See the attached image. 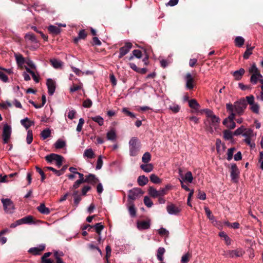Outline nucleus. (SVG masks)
<instances>
[{
  "instance_id": "c9c22d12",
  "label": "nucleus",
  "mask_w": 263,
  "mask_h": 263,
  "mask_svg": "<svg viewBox=\"0 0 263 263\" xmlns=\"http://www.w3.org/2000/svg\"><path fill=\"white\" fill-rule=\"evenodd\" d=\"M92 120L97 123L100 126H102L104 124V119L100 116H96L91 117Z\"/></svg>"
},
{
  "instance_id": "c756f323",
  "label": "nucleus",
  "mask_w": 263,
  "mask_h": 263,
  "mask_svg": "<svg viewBox=\"0 0 263 263\" xmlns=\"http://www.w3.org/2000/svg\"><path fill=\"white\" fill-rule=\"evenodd\" d=\"M219 235L220 237L223 238L227 245L229 246L231 244L232 240L226 233L221 232L219 233Z\"/></svg>"
},
{
  "instance_id": "473e14b6",
  "label": "nucleus",
  "mask_w": 263,
  "mask_h": 263,
  "mask_svg": "<svg viewBox=\"0 0 263 263\" xmlns=\"http://www.w3.org/2000/svg\"><path fill=\"white\" fill-rule=\"evenodd\" d=\"M25 68L27 72H28L29 73H30L32 76L33 80L36 83H38L39 82V76L36 75L35 72L33 71H32V70H31L30 68H29L28 67L25 66Z\"/></svg>"
},
{
  "instance_id": "7ed1b4c3",
  "label": "nucleus",
  "mask_w": 263,
  "mask_h": 263,
  "mask_svg": "<svg viewBox=\"0 0 263 263\" xmlns=\"http://www.w3.org/2000/svg\"><path fill=\"white\" fill-rule=\"evenodd\" d=\"M243 136L245 138L244 141L247 145L250 146L251 148H253L255 147V144L253 140V139L255 138V135H254L252 129L250 128L246 129V131L243 134Z\"/></svg>"
},
{
  "instance_id": "f704fd0d",
  "label": "nucleus",
  "mask_w": 263,
  "mask_h": 263,
  "mask_svg": "<svg viewBox=\"0 0 263 263\" xmlns=\"http://www.w3.org/2000/svg\"><path fill=\"white\" fill-rule=\"evenodd\" d=\"M189 105L190 107L195 109H198L200 107L199 104L195 99H192L189 101Z\"/></svg>"
},
{
  "instance_id": "aec40b11",
  "label": "nucleus",
  "mask_w": 263,
  "mask_h": 263,
  "mask_svg": "<svg viewBox=\"0 0 263 263\" xmlns=\"http://www.w3.org/2000/svg\"><path fill=\"white\" fill-rule=\"evenodd\" d=\"M245 70L243 68H240L238 70L235 71L233 76L236 80H240L245 74Z\"/></svg>"
},
{
  "instance_id": "412c9836",
  "label": "nucleus",
  "mask_w": 263,
  "mask_h": 263,
  "mask_svg": "<svg viewBox=\"0 0 263 263\" xmlns=\"http://www.w3.org/2000/svg\"><path fill=\"white\" fill-rule=\"evenodd\" d=\"M140 168L146 173H149L154 169V166L152 163H144L140 165Z\"/></svg>"
},
{
  "instance_id": "7c9ffc66",
  "label": "nucleus",
  "mask_w": 263,
  "mask_h": 263,
  "mask_svg": "<svg viewBox=\"0 0 263 263\" xmlns=\"http://www.w3.org/2000/svg\"><path fill=\"white\" fill-rule=\"evenodd\" d=\"M204 209L209 219L211 220L212 223L217 222V221L215 220L214 216L212 214L210 209L207 206H204Z\"/></svg>"
},
{
  "instance_id": "39448f33",
  "label": "nucleus",
  "mask_w": 263,
  "mask_h": 263,
  "mask_svg": "<svg viewBox=\"0 0 263 263\" xmlns=\"http://www.w3.org/2000/svg\"><path fill=\"white\" fill-rule=\"evenodd\" d=\"M1 201L3 203L4 210L6 213L12 214L14 212L15 208L13 201L8 198H2Z\"/></svg>"
},
{
  "instance_id": "f3484780",
  "label": "nucleus",
  "mask_w": 263,
  "mask_h": 263,
  "mask_svg": "<svg viewBox=\"0 0 263 263\" xmlns=\"http://www.w3.org/2000/svg\"><path fill=\"white\" fill-rule=\"evenodd\" d=\"M150 226V220L140 221L137 222V228L140 230L148 229Z\"/></svg>"
},
{
  "instance_id": "6ab92c4d",
  "label": "nucleus",
  "mask_w": 263,
  "mask_h": 263,
  "mask_svg": "<svg viewBox=\"0 0 263 263\" xmlns=\"http://www.w3.org/2000/svg\"><path fill=\"white\" fill-rule=\"evenodd\" d=\"M262 78L263 77L260 73L252 74L250 78V82L253 84H256L257 81H260V80L262 79Z\"/></svg>"
},
{
  "instance_id": "de8ad7c7",
  "label": "nucleus",
  "mask_w": 263,
  "mask_h": 263,
  "mask_svg": "<svg viewBox=\"0 0 263 263\" xmlns=\"http://www.w3.org/2000/svg\"><path fill=\"white\" fill-rule=\"evenodd\" d=\"M92 227L95 228L96 232L99 235H101V231L104 228V226L101 224V223H97L95 226H92Z\"/></svg>"
},
{
  "instance_id": "864d4df0",
  "label": "nucleus",
  "mask_w": 263,
  "mask_h": 263,
  "mask_svg": "<svg viewBox=\"0 0 263 263\" xmlns=\"http://www.w3.org/2000/svg\"><path fill=\"white\" fill-rule=\"evenodd\" d=\"M223 137L226 140H231L233 138L232 133L229 130H226L223 132Z\"/></svg>"
},
{
  "instance_id": "4be33fe9",
  "label": "nucleus",
  "mask_w": 263,
  "mask_h": 263,
  "mask_svg": "<svg viewBox=\"0 0 263 263\" xmlns=\"http://www.w3.org/2000/svg\"><path fill=\"white\" fill-rule=\"evenodd\" d=\"M16 63L19 67H22L25 63L26 60L23 58L22 54L20 53H15L14 54Z\"/></svg>"
},
{
  "instance_id": "c85d7f7f",
  "label": "nucleus",
  "mask_w": 263,
  "mask_h": 263,
  "mask_svg": "<svg viewBox=\"0 0 263 263\" xmlns=\"http://www.w3.org/2000/svg\"><path fill=\"white\" fill-rule=\"evenodd\" d=\"M38 211L44 214H48L50 213L49 208H46L44 203H42L37 208Z\"/></svg>"
},
{
  "instance_id": "e2e57ef3",
  "label": "nucleus",
  "mask_w": 263,
  "mask_h": 263,
  "mask_svg": "<svg viewBox=\"0 0 263 263\" xmlns=\"http://www.w3.org/2000/svg\"><path fill=\"white\" fill-rule=\"evenodd\" d=\"M84 124V120L83 118H80L79 120V123L77 127V131L80 132L82 129V127Z\"/></svg>"
},
{
  "instance_id": "9b49d317",
  "label": "nucleus",
  "mask_w": 263,
  "mask_h": 263,
  "mask_svg": "<svg viewBox=\"0 0 263 263\" xmlns=\"http://www.w3.org/2000/svg\"><path fill=\"white\" fill-rule=\"evenodd\" d=\"M166 211L170 215H178L181 211V209L173 203L168 204L166 206Z\"/></svg>"
},
{
  "instance_id": "58836bf2",
  "label": "nucleus",
  "mask_w": 263,
  "mask_h": 263,
  "mask_svg": "<svg viewBox=\"0 0 263 263\" xmlns=\"http://www.w3.org/2000/svg\"><path fill=\"white\" fill-rule=\"evenodd\" d=\"M250 105V109L251 110L256 114H258L259 112V105L258 103H254L253 104H252Z\"/></svg>"
},
{
  "instance_id": "9d476101",
  "label": "nucleus",
  "mask_w": 263,
  "mask_h": 263,
  "mask_svg": "<svg viewBox=\"0 0 263 263\" xmlns=\"http://www.w3.org/2000/svg\"><path fill=\"white\" fill-rule=\"evenodd\" d=\"M179 177L180 179L179 180H182V182H186L188 183H192L193 180V177L191 172L189 171L186 172L184 175L182 173V170L179 168L178 170Z\"/></svg>"
},
{
  "instance_id": "4468645a",
  "label": "nucleus",
  "mask_w": 263,
  "mask_h": 263,
  "mask_svg": "<svg viewBox=\"0 0 263 263\" xmlns=\"http://www.w3.org/2000/svg\"><path fill=\"white\" fill-rule=\"evenodd\" d=\"M46 84L49 95L50 96L53 95L55 89V82L51 79H48Z\"/></svg>"
},
{
  "instance_id": "8fccbe9b",
  "label": "nucleus",
  "mask_w": 263,
  "mask_h": 263,
  "mask_svg": "<svg viewBox=\"0 0 263 263\" xmlns=\"http://www.w3.org/2000/svg\"><path fill=\"white\" fill-rule=\"evenodd\" d=\"M87 36V34L86 33L84 30H81L79 33V35L77 38L74 39V42L77 43L79 39H84Z\"/></svg>"
},
{
  "instance_id": "4d7b16f0",
  "label": "nucleus",
  "mask_w": 263,
  "mask_h": 263,
  "mask_svg": "<svg viewBox=\"0 0 263 263\" xmlns=\"http://www.w3.org/2000/svg\"><path fill=\"white\" fill-rule=\"evenodd\" d=\"M144 203L146 206L148 208H151L153 205V203L151 199L147 196H145L143 200Z\"/></svg>"
},
{
  "instance_id": "a19ab883",
  "label": "nucleus",
  "mask_w": 263,
  "mask_h": 263,
  "mask_svg": "<svg viewBox=\"0 0 263 263\" xmlns=\"http://www.w3.org/2000/svg\"><path fill=\"white\" fill-rule=\"evenodd\" d=\"M249 72L252 74H257L260 73L259 69L257 67L255 63H253L251 66L249 68Z\"/></svg>"
},
{
  "instance_id": "2f4dec72",
  "label": "nucleus",
  "mask_w": 263,
  "mask_h": 263,
  "mask_svg": "<svg viewBox=\"0 0 263 263\" xmlns=\"http://www.w3.org/2000/svg\"><path fill=\"white\" fill-rule=\"evenodd\" d=\"M148 194L153 198H157L158 196V191L153 186L149 187L148 190Z\"/></svg>"
},
{
  "instance_id": "69168bd1",
  "label": "nucleus",
  "mask_w": 263,
  "mask_h": 263,
  "mask_svg": "<svg viewBox=\"0 0 263 263\" xmlns=\"http://www.w3.org/2000/svg\"><path fill=\"white\" fill-rule=\"evenodd\" d=\"M92 102L89 99H87L83 102V106L85 108H89L92 106Z\"/></svg>"
},
{
  "instance_id": "393cba45",
  "label": "nucleus",
  "mask_w": 263,
  "mask_h": 263,
  "mask_svg": "<svg viewBox=\"0 0 263 263\" xmlns=\"http://www.w3.org/2000/svg\"><path fill=\"white\" fill-rule=\"evenodd\" d=\"M49 32L54 35L59 34L61 32V29L55 25H50L48 27Z\"/></svg>"
},
{
  "instance_id": "5701e85b",
  "label": "nucleus",
  "mask_w": 263,
  "mask_h": 263,
  "mask_svg": "<svg viewBox=\"0 0 263 263\" xmlns=\"http://www.w3.org/2000/svg\"><path fill=\"white\" fill-rule=\"evenodd\" d=\"M21 123L26 129H28L34 124L33 121L30 120L28 118H25L21 120Z\"/></svg>"
},
{
  "instance_id": "4c0bfd02",
  "label": "nucleus",
  "mask_w": 263,
  "mask_h": 263,
  "mask_svg": "<svg viewBox=\"0 0 263 263\" xmlns=\"http://www.w3.org/2000/svg\"><path fill=\"white\" fill-rule=\"evenodd\" d=\"M150 180L154 183L159 184L161 183L162 180L160 178H159L155 174H152L151 175Z\"/></svg>"
},
{
  "instance_id": "f257e3e1",
  "label": "nucleus",
  "mask_w": 263,
  "mask_h": 263,
  "mask_svg": "<svg viewBox=\"0 0 263 263\" xmlns=\"http://www.w3.org/2000/svg\"><path fill=\"white\" fill-rule=\"evenodd\" d=\"M246 107L247 103L244 98L235 102L234 104L231 103L226 104L227 109L230 114H235V115L238 116L243 115Z\"/></svg>"
},
{
  "instance_id": "c03bdc74",
  "label": "nucleus",
  "mask_w": 263,
  "mask_h": 263,
  "mask_svg": "<svg viewBox=\"0 0 263 263\" xmlns=\"http://www.w3.org/2000/svg\"><path fill=\"white\" fill-rule=\"evenodd\" d=\"M50 62L52 66L55 68H59L62 65V62L56 59H51Z\"/></svg>"
},
{
  "instance_id": "dca6fc26",
  "label": "nucleus",
  "mask_w": 263,
  "mask_h": 263,
  "mask_svg": "<svg viewBox=\"0 0 263 263\" xmlns=\"http://www.w3.org/2000/svg\"><path fill=\"white\" fill-rule=\"evenodd\" d=\"M140 194H142L140 189L134 188L129 191L128 197L129 199L134 200H135Z\"/></svg>"
},
{
  "instance_id": "a878e982",
  "label": "nucleus",
  "mask_w": 263,
  "mask_h": 263,
  "mask_svg": "<svg viewBox=\"0 0 263 263\" xmlns=\"http://www.w3.org/2000/svg\"><path fill=\"white\" fill-rule=\"evenodd\" d=\"M85 182L90 183H96L99 180L96 177L95 175L93 174H89L87 176H86V179H85Z\"/></svg>"
},
{
  "instance_id": "e433bc0d",
  "label": "nucleus",
  "mask_w": 263,
  "mask_h": 263,
  "mask_svg": "<svg viewBox=\"0 0 263 263\" xmlns=\"http://www.w3.org/2000/svg\"><path fill=\"white\" fill-rule=\"evenodd\" d=\"M83 156L84 157L91 159L94 157L95 153L91 148H88L84 151Z\"/></svg>"
},
{
  "instance_id": "2eb2a0df",
  "label": "nucleus",
  "mask_w": 263,
  "mask_h": 263,
  "mask_svg": "<svg viewBox=\"0 0 263 263\" xmlns=\"http://www.w3.org/2000/svg\"><path fill=\"white\" fill-rule=\"evenodd\" d=\"M239 172L235 164H231V177L232 180L236 181L239 176Z\"/></svg>"
},
{
  "instance_id": "0e129e2a",
  "label": "nucleus",
  "mask_w": 263,
  "mask_h": 263,
  "mask_svg": "<svg viewBox=\"0 0 263 263\" xmlns=\"http://www.w3.org/2000/svg\"><path fill=\"white\" fill-rule=\"evenodd\" d=\"M102 165H103L102 157L101 156H99V157L98 158L97 162V165H96V170L101 169Z\"/></svg>"
},
{
  "instance_id": "49530a36",
  "label": "nucleus",
  "mask_w": 263,
  "mask_h": 263,
  "mask_svg": "<svg viewBox=\"0 0 263 263\" xmlns=\"http://www.w3.org/2000/svg\"><path fill=\"white\" fill-rule=\"evenodd\" d=\"M245 42L244 39L241 36H237L235 40V43L237 46L241 47Z\"/></svg>"
},
{
  "instance_id": "0eeeda50",
  "label": "nucleus",
  "mask_w": 263,
  "mask_h": 263,
  "mask_svg": "<svg viewBox=\"0 0 263 263\" xmlns=\"http://www.w3.org/2000/svg\"><path fill=\"white\" fill-rule=\"evenodd\" d=\"M244 254V251L241 248H238L233 250H228L225 252L223 255L227 257L234 258L241 257Z\"/></svg>"
},
{
  "instance_id": "09e8293b",
  "label": "nucleus",
  "mask_w": 263,
  "mask_h": 263,
  "mask_svg": "<svg viewBox=\"0 0 263 263\" xmlns=\"http://www.w3.org/2000/svg\"><path fill=\"white\" fill-rule=\"evenodd\" d=\"M83 84L82 83H79L78 85L73 84L70 88V91L71 92H74L78 90L81 89L82 88Z\"/></svg>"
},
{
  "instance_id": "f8f14e48",
  "label": "nucleus",
  "mask_w": 263,
  "mask_h": 263,
  "mask_svg": "<svg viewBox=\"0 0 263 263\" xmlns=\"http://www.w3.org/2000/svg\"><path fill=\"white\" fill-rule=\"evenodd\" d=\"M132 44L129 42H126L123 47L120 48V53L119 55V58L121 59L123 56L126 55L132 48Z\"/></svg>"
},
{
  "instance_id": "13d9d810",
  "label": "nucleus",
  "mask_w": 263,
  "mask_h": 263,
  "mask_svg": "<svg viewBox=\"0 0 263 263\" xmlns=\"http://www.w3.org/2000/svg\"><path fill=\"white\" fill-rule=\"evenodd\" d=\"M254 48V47H251L250 48H248V45L247 46V50L243 54V58L245 59H248L249 56L252 54V50Z\"/></svg>"
},
{
  "instance_id": "f03ea898",
  "label": "nucleus",
  "mask_w": 263,
  "mask_h": 263,
  "mask_svg": "<svg viewBox=\"0 0 263 263\" xmlns=\"http://www.w3.org/2000/svg\"><path fill=\"white\" fill-rule=\"evenodd\" d=\"M140 142L136 137H132L129 141V155L136 156L140 150Z\"/></svg>"
},
{
  "instance_id": "bf43d9fd",
  "label": "nucleus",
  "mask_w": 263,
  "mask_h": 263,
  "mask_svg": "<svg viewBox=\"0 0 263 263\" xmlns=\"http://www.w3.org/2000/svg\"><path fill=\"white\" fill-rule=\"evenodd\" d=\"M247 128H245L244 126H241L239 128H237L234 133V135L237 136L240 135L242 134L243 135V134L246 131V129Z\"/></svg>"
},
{
  "instance_id": "20e7f679",
  "label": "nucleus",
  "mask_w": 263,
  "mask_h": 263,
  "mask_svg": "<svg viewBox=\"0 0 263 263\" xmlns=\"http://www.w3.org/2000/svg\"><path fill=\"white\" fill-rule=\"evenodd\" d=\"M45 159L49 163H52L53 161H55L56 166L59 168L62 165L63 158L59 155L51 154L47 155L45 157Z\"/></svg>"
},
{
  "instance_id": "423d86ee",
  "label": "nucleus",
  "mask_w": 263,
  "mask_h": 263,
  "mask_svg": "<svg viewBox=\"0 0 263 263\" xmlns=\"http://www.w3.org/2000/svg\"><path fill=\"white\" fill-rule=\"evenodd\" d=\"M11 135V127L7 124L4 125L3 130V140L5 144L8 143L9 141Z\"/></svg>"
},
{
  "instance_id": "774afa93",
  "label": "nucleus",
  "mask_w": 263,
  "mask_h": 263,
  "mask_svg": "<svg viewBox=\"0 0 263 263\" xmlns=\"http://www.w3.org/2000/svg\"><path fill=\"white\" fill-rule=\"evenodd\" d=\"M159 233L161 235H164L166 236H168L169 232L165 229V228H161L158 230Z\"/></svg>"
},
{
  "instance_id": "bb28decb",
  "label": "nucleus",
  "mask_w": 263,
  "mask_h": 263,
  "mask_svg": "<svg viewBox=\"0 0 263 263\" xmlns=\"http://www.w3.org/2000/svg\"><path fill=\"white\" fill-rule=\"evenodd\" d=\"M106 137L107 140L110 141H115L116 139L117 135L116 132L114 129H111L107 133Z\"/></svg>"
},
{
  "instance_id": "a211bd4d",
  "label": "nucleus",
  "mask_w": 263,
  "mask_h": 263,
  "mask_svg": "<svg viewBox=\"0 0 263 263\" xmlns=\"http://www.w3.org/2000/svg\"><path fill=\"white\" fill-rule=\"evenodd\" d=\"M209 120V121L210 122V125L211 127L214 128L215 129L217 127L219 122H220V119L216 116L215 115H214L212 118H211Z\"/></svg>"
},
{
  "instance_id": "6e6d98bb",
  "label": "nucleus",
  "mask_w": 263,
  "mask_h": 263,
  "mask_svg": "<svg viewBox=\"0 0 263 263\" xmlns=\"http://www.w3.org/2000/svg\"><path fill=\"white\" fill-rule=\"evenodd\" d=\"M25 38L27 40H30L33 42H37L36 39L35 35L31 33H28L25 35Z\"/></svg>"
},
{
  "instance_id": "338daca9",
  "label": "nucleus",
  "mask_w": 263,
  "mask_h": 263,
  "mask_svg": "<svg viewBox=\"0 0 263 263\" xmlns=\"http://www.w3.org/2000/svg\"><path fill=\"white\" fill-rule=\"evenodd\" d=\"M234 150H235V148L233 147L228 149V153H227V155H228L227 159L229 161L231 160L232 159Z\"/></svg>"
},
{
  "instance_id": "37998d69",
  "label": "nucleus",
  "mask_w": 263,
  "mask_h": 263,
  "mask_svg": "<svg viewBox=\"0 0 263 263\" xmlns=\"http://www.w3.org/2000/svg\"><path fill=\"white\" fill-rule=\"evenodd\" d=\"M41 137L45 140L51 136V130L49 128H46L41 132Z\"/></svg>"
},
{
  "instance_id": "b1692460",
  "label": "nucleus",
  "mask_w": 263,
  "mask_h": 263,
  "mask_svg": "<svg viewBox=\"0 0 263 263\" xmlns=\"http://www.w3.org/2000/svg\"><path fill=\"white\" fill-rule=\"evenodd\" d=\"M137 182L140 186H144L148 183V179L147 177L142 175L138 177Z\"/></svg>"
},
{
  "instance_id": "ea45409f",
  "label": "nucleus",
  "mask_w": 263,
  "mask_h": 263,
  "mask_svg": "<svg viewBox=\"0 0 263 263\" xmlns=\"http://www.w3.org/2000/svg\"><path fill=\"white\" fill-rule=\"evenodd\" d=\"M151 160V155L149 152L145 153L142 157V161L144 163H148Z\"/></svg>"
},
{
  "instance_id": "6e6552de",
  "label": "nucleus",
  "mask_w": 263,
  "mask_h": 263,
  "mask_svg": "<svg viewBox=\"0 0 263 263\" xmlns=\"http://www.w3.org/2000/svg\"><path fill=\"white\" fill-rule=\"evenodd\" d=\"M235 114H230L229 117L223 121V124L230 129H234L236 127V124L234 121Z\"/></svg>"
},
{
  "instance_id": "a18cd8bd",
  "label": "nucleus",
  "mask_w": 263,
  "mask_h": 263,
  "mask_svg": "<svg viewBox=\"0 0 263 263\" xmlns=\"http://www.w3.org/2000/svg\"><path fill=\"white\" fill-rule=\"evenodd\" d=\"M191 257L192 254L187 252L182 256L181 262L182 263H187L189 261L190 259L191 258Z\"/></svg>"
},
{
  "instance_id": "680f3d73",
  "label": "nucleus",
  "mask_w": 263,
  "mask_h": 263,
  "mask_svg": "<svg viewBox=\"0 0 263 263\" xmlns=\"http://www.w3.org/2000/svg\"><path fill=\"white\" fill-rule=\"evenodd\" d=\"M28 67L32 69H35L36 67L34 63L29 59H27L25 61V63Z\"/></svg>"
},
{
  "instance_id": "052dcab7",
  "label": "nucleus",
  "mask_w": 263,
  "mask_h": 263,
  "mask_svg": "<svg viewBox=\"0 0 263 263\" xmlns=\"http://www.w3.org/2000/svg\"><path fill=\"white\" fill-rule=\"evenodd\" d=\"M65 145V142L61 140H58L54 144L56 148H62Z\"/></svg>"
},
{
  "instance_id": "603ef678",
  "label": "nucleus",
  "mask_w": 263,
  "mask_h": 263,
  "mask_svg": "<svg viewBox=\"0 0 263 263\" xmlns=\"http://www.w3.org/2000/svg\"><path fill=\"white\" fill-rule=\"evenodd\" d=\"M32 140H33L32 132L31 130H28L27 131L26 142L28 144H30L32 142Z\"/></svg>"
},
{
  "instance_id": "72a5a7b5",
  "label": "nucleus",
  "mask_w": 263,
  "mask_h": 263,
  "mask_svg": "<svg viewBox=\"0 0 263 263\" xmlns=\"http://www.w3.org/2000/svg\"><path fill=\"white\" fill-rule=\"evenodd\" d=\"M21 219L22 224H31L34 223L33 217L30 215L26 216L23 218H21Z\"/></svg>"
},
{
  "instance_id": "cd10ccee",
  "label": "nucleus",
  "mask_w": 263,
  "mask_h": 263,
  "mask_svg": "<svg viewBox=\"0 0 263 263\" xmlns=\"http://www.w3.org/2000/svg\"><path fill=\"white\" fill-rule=\"evenodd\" d=\"M165 252V249L162 247H160L157 250V259L161 261L163 260V255Z\"/></svg>"
},
{
  "instance_id": "3c124183",
  "label": "nucleus",
  "mask_w": 263,
  "mask_h": 263,
  "mask_svg": "<svg viewBox=\"0 0 263 263\" xmlns=\"http://www.w3.org/2000/svg\"><path fill=\"white\" fill-rule=\"evenodd\" d=\"M170 110H171L174 113H177L179 111L180 107V106L176 104H173L170 105L168 108Z\"/></svg>"
},
{
  "instance_id": "ddd939ff",
  "label": "nucleus",
  "mask_w": 263,
  "mask_h": 263,
  "mask_svg": "<svg viewBox=\"0 0 263 263\" xmlns=\"http://www.w3.org/2000/svg\"><path fill=\"white\" fill-rule=\"evenodd\" d=\"M45 248V245L41 244L36 247L29 249L28 252L32 255H37L40 254L44 250Z\"/></svg>"
},
{
  "instance_id": "1a4fd4ad",
  "label": "nucleus",
  "mask_w": 263,
  "mask_h": 263,
  "mask_svg": "<svg viewBox=\"0 0 263 263\" xmlns=\"http://www.w3.org/2000/svg\"><path fill=\"white\" fill-rule=\"evenodd\" d=\"M185 87L188 89H192L195 86V80L190 73H187L184 77Z\"/></svg>"
},
{
  "instance_id": "79ce46f5",
  "label": "nucleus",
  "mask_w": 263,
  "mask_h": 263,
  "mask_svg": "<svg viewBox=\"0 0 263 263\" xmlns=\"http://www.w3.org/2000/svg\"><path fill=\"white\" fill-rule=\"evenodd\" d=\"M46 169L52 171L57 176H60L64 173V169L57 170L52 167L47 166Z\"/></svg>"
},
{
  "instance_id": "5fc2aeb1",
  "label": "nucleus",
  "mask_w": 263,
  "mask_h": 263,
  "mask_svg": "<svg viewBox=\"0 0 263 263\" xmlns=\"http://www.w3.org/2000/svg\"><path fill=\"white\" fill-rule=\"evenodd\" d=\"M105 250H106L105 258H106V263H109L108 259L110 257V256H111V251L110 247L109 246H107L106 247Z\"/></svg>"
}]
</instances>
